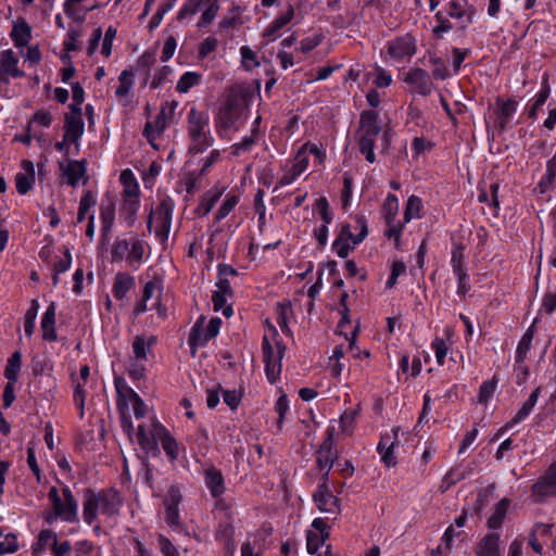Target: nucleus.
<instances>
[{
	"instance_id": "f257e3e1",
	"label": "nucleus",
	"mask_w": 556,
	"mask_h": 556,
	"mask_svg": "<svg viewBox=\"0 0 556 556\" xmlns=\"http://www.w3.org/2000/svg\"><path fill=\"white\" fill-rule=\"evenodd\" d=\"M123 504L122 497L115 489L102 490L94 492L86 489L83 503V517L87 525H92L97 519L98 511L112 517L119 514Z\"/></svg>"
},
{
	"instance_id": "f03ea898",
	"label": "nucleus",
	"mask_w": 556,
	"mask_h": 556,
	"mask_svg": "<svg viewBox=\"0 0 556 556\" xmlns=\"http://www.w3.org/2000/svg\"><path fill=\"white\" fill-rule=\"evenodd\" d=\"M187 129L190 138L189 153L199 154L207 150L214 143L210 130V117L204 111L191 108L187 116Z\"/></svg>"
},
{
	"instance_id": "7ed1b4c3",
	"label": "nucleus",
	"mask_w": 556,
	"mask_h": 556,
	"mask_svg": "<svg viewBox=\"0 0 556 556\" xmlns=\"http://www.w3.org/2000/svg\"><path fill=\"white\" fill-rule=\"evenodd\" d=\"M204 316H200L189 333L188 344L193 357L197 354L198 348L204 346L211 339L218 334L219 328L222 326V319L219 317H212L206 329H204Z\"/></svg>"
},
{
	"instance_id": "20e7f679",
	"label": "nucleus",
	"mask_w": 556,
	"mask_h": 556,
	"mask_svg": "<svg viewBox=\"0 0 556 556\" xmlns=\"http://www.w3.org/2000/svg\"><path fill=\"white\" fill-rule=\"evenodd\" d=\"M381 131L379 115L376 111L368 110L361 114L359 118V151L366 149H374L377 136Z\"/></svg>"
},
{
	"instance_id": "39448f33",
	"label": "nucleus",
	"mask_w": 556,
	"mask_h": 556,
	"mask_svg": "<svg viewBox=\"0 0 556 556\" xmlns=\"http://www.w3.org/2000/svg\"><path fill=\"white\" fill-rule=\"evenodd\" d=\"M241 104L237 98H229L225 105L220 108L216 116V130L223 136L224 132L236 128L237 122L241 116Z\"/></svg>"
},
{
	"instance_id": "423d86ee",
	"label": "nucleus",
	"mask_w": 556,
	"mask_h": 556,
	"mask_svg": "<svg viewBox=\"0 0 556 556\" xmlns=\"http://www.w3.org/2000/svg\"><path fill=\"white\" fill-rule=\"evenodd\" d=\"M388 54L394 61L409 60L416 53V41L413 36L406 34L387 42Z\"/></svg>"
},
{
	"instance_id": "0eeeda50",
	"label": "nucleus",
	"mask_w": 556,
	"mask_h": 556,
	"mask_svg": "<svg viewBox=\"0 0 556 556\" xmlns=\"http://www.w3.org/2000/svg\"><path fill=\"white\" fill-rule=\"evenodd\" d=\"M18 58L12 49L0 52V83L10 84V77H23L25 73L17 67Z\"/></svg>"
},
{
	"instance_id": "6e6552de",
	"label": "nucleus",
	"mask_w": 556,
	"mask_h": 556,
	"mask_svg": "<svg viewBox=\"0 0 556 556\" xmlns=\"http://www.w3.org/2000/svg\"><path fill=\"white\" fill-rule=\"evenodd\" d=\"M153 435L156 438V445L160 442L168 459L175 462L179 456L178 443L168 430L156 420H153Z\"/></svg>"
},
{
	"instance_id": "1a4fd4ad",
	"label": "nucleus",
	"mask_w": 556,
	"mask_h": 556,
	"mask_svg": "<svg viewBox=\"0 0 556 556\" xmlns=\"http://www.w3.org/2000/svg\"><path fill=\"white\" fill-rule=\"evenodd\" d=\"M403 80L414 87V91L420 96H429L433 89V84L429 74L420 68L415 67L407 72Z\"/></svg>"
},
{
	"instance_id": "9d476101",
	"label": "nucleus",
	"mask_w": 556,
	"mask_h": 556,
	"mask_svg": "<svg viewBox=\"0 0 556 556\" xmlns=\"http://www.w3.org/2000/svg\"><path fill=\"white\" fill-rule=\"evenodd\" d=\"M313 500L321 511L337 515L340 511L339 498L329 490V486L317 485Z\"/></svg>"
},
{
	"instance_id": "9b49d317",
	"label": "nucleus",
	"mask_w": 556,
	"mask_h": 556,
	"mask_svg": "<svg viewBox=\"0 0 556 556\" xmlns=\"http://www.w3.org/2000/svg\"><path fill=\"white\" fill-rule=\"evenodd\" d=\"M532 492L540 497L556 495V460L549 465L545 473L532 485Z\"/></svg>"
},
{
	"instance_id": "f8f14e48",
	"label": "nucleus",
	"mask_w": 556,
	"mask_h": 556,
	"mask_svg": "<svg viewBox=\"0 0 556 556\" xmlns=\"http://www.w3.org/2000/svg\"><path fill=\"white\" fill-rule=\"evenodd\" d=\"M308 166V155L306 146H302L296 152L292 167L280 178L279 186H288L292 184Z\"/></svg>"
},
{
	"instance_id": "ddd939ff",
	"label": "nucleus",
	"mask_w": 556,
	"mask_h": 556,
	"mask_svg": "<svg viewBox=\"0 0 556 556\" xmlns=\"http://www.w3.org/2000/svg\"><path fill=\"white\" fill-rule=\"evenodd\" d=\"M63 500L59 507H55V516L64 521L74 522L77 520V502L67 485L62 489Z\"/></svg>"
},
{
	"instance_id": "4468645a",
	"label": "nucleus",
	"mask_w": 556,
	"mask_h": 556,
	"mask_svg": "<svg viewBox=\"0 0 556 556\" xmlns=\"http://www.w3.org/2000/svg\"><path fill=\"white\" fill-rule=\"evenodd\" d=\"M392 432H393V440L389 433H386V434L381 435L380 441L377 446L378 453L381 455V460L386 464L387 467H393L396 465V459L393 454V448H394L395 442L397 441L399 428H394L392 430Z\"/></svg>"
},
{
	"instance_id": "2eb2a0df",
	"label": "nucleus",
	"mask_w": 556,
	"mask_h": 556,
	"mask_svg": "<svg viewBox=\"0 0 556 556\" xmlns=\"http://www.w3.org/2000/svg\"><path fill=\"white\" fill-rule=\"evenodd\" d=\"M542 388L538 387L533 390V392L529 395L528 400L522 404L521 408L517 412L515 417L507 422L498 432L495 434V438H498L504 431L511 428L514 425L519 424L523 419H526L532 412L535 406L539 395L541 393Z\"/></svg>"
},
{
	"instance_id": "dca6fc26",
	"label": "nucleus",
	"mask_w": 556,
	"mask_h": 556,
	"mask_svg": "<svg viewBox=\"0 0 556 556\" xmlns=\"http://www.w3.org/2000/svg\"><path fill=\"white\" fill-rule=\"evenodd\" d=\"M332 433L329 432L317 451L316 466L319 471H330L334 463Z\"/></svg>"
},
{
	"instance_id": "f3484780",
	"label": "nucleus",
	"mask_w": 556,
	"mask_h": 556,
	"mask_svg": "<svg viewBox=\"0 0 556 556\" xmlns=\"http://www.w3.org/2000/svg\"><path fill=\"white\" fill-rule=\"evenodd\" d=\"M60 168L63 170V176L66 177L67 185L76 187L79 179L86 175V161L85 160H70L66 165L63 162L59 163Z\"/></svg>"
},
{
	"instance_id": "a211bd4d",
	"label": "nucleus",
	"mask_w": 556,
	"mask_h": 556,
	"mask_svg": "<svg viewBox=\"0 0 556 556\" xmlns=\"http://www.w3.org/2000/svg\"><path fill=\"white\" fill-rule=\"evenodd\" d=\"M55 313L56 305L51 302L42 315L40 328L42 331V339L48 342H54L58 340L55 331Z\"/></svg>"
},
{
	"instance_id": "6ab92c4d",
	"label": "nucleus",
	"mask_w": 556,
	"mask_h": 556,
	"mask_svg": "<svg viewBox=\"0 0 556 556\" xmlns=\"http://www.w3.org/2000/svg\"><path fill=\"white\" fill-rule=\"evenodd\" d=\"M24 173H17L15 176L16 190L20 194H26L35 184V168L33 162L24 160L22 162Z\"/></svg>"
},
{
	"instance_id": "aec40b11",
	"label": "nucleus",
	"mask_w": 556,
	"mask_h": 556,
	"mask_svg": "<svg viewBox=\"0 0 556 556\" xmlns=\"http://www.w3.org/2000/svg\"><path fill=\"white\" fill-rule=\"evenodd\" d=\"M137 442L146 454L151 456L160 454V448L156 446V438L153 435V422L149 430H147L144 425L138 426Z\"/></svg>"
},
{
	"instance_id": "412c9836",
	"label": "nucleus",
	"mask_w": 556,
	"mask_h": 556,
	"mask_svg": "<svg viewBox=\"0 0 556 556\" xmlns=\"http://www.w3.org/2000/svg\"><path fill=\"white\" fill-rule=\"evenodd\" d=\"M64 128V140H68L70 143L78 146V140L84 134V122L81 116H65Z\"/></svg>"
},
{
	"instance_id": "4be33fe9",
	"label": "nucleus",
	"mask_w": 556,
	"mask_h": 556,
	"mask_svg": "<svg viewBox=\"0 0 556 556\" xmlns=\"http://www.w3.org/2000/svg\"><path fill=\"white\" fill-rule=\"evenodd\" d=\"M478 556H501L500 534L496 532L486 533L478 544Z\"/></svg>"
},
{
	"instance_id": "5701e85b",
	"label": "nucleus",
	"mask_w": 556,
	"mask_h": 556,
	"mask_svg": "<svg viewBox=\"0 0 556 556\" xmlns=\"http://www.w3.org/2000/svg\"><path fill=\"white\" fill-rule=\"evenodd\" d=\"M225 188L214 187L207 190L201 198L199 205L195 207L198 216H206L224 193Z\"/></svg>"
},
{
	"instance_id": "b1692460",
	"label": "nucleus",
	"mask_w": 556,
	"mask_h": 556,
	"mask_svg": "<svg viewBox=\"0 0 556 556\" xmlns=\"http://www.w3.org/2000/svg\"><path fill=\"white\" fill-rule=\"evenodd\" d=\"M205 484L210 489L213 497H218L225 491L224 477L222 471L215 467H210L204 471Z\"/></svg>"
},
{
	"instance_id": "393cba45",
	"label": "nucleus",
	"mask_w": 556,
	"mask_h": 556,
	"mask_svg": "<svg viewBox=\"0 0 556 556\" xmlns=\"http://www.w3.org/2000/svg\"><path fill=\"white\" fill-rule=\"evenodd\" d=\"M294 17V8L288 4L287 11L273 20L263 31L264 37H275Z\"/></svg>"
},
{
	"instance_id": "a878e982",
	"label": "nucleus",
	"mask_w": 556,
	"mask_h": 556,
	"mask_svg": "<svg viewBox=\"0 0 556 556\" xmlns=\"http://www.w3.org/2000/svg\"><path fill=\"white\" fill-rule=\"evenodd\" d=\"M100 219L102 223V236H106L111 231L115 219V203L112 198L102 200Z\"/></svg>"
},
{
	"instance_id": "bb28decb",
	"label": "nucleus",
	"mask_w": 556,
	"mask_h": 556,
	"mask_svg": "<svg viewBox=\"0 0 556 556\" xmlns=\"http://www.w3.org/2000/svg\"><path fill=\"white\" fill-rule=\"evenodd\" d=\"M135 287V278L126 273H117L114 278L112 293L116 300H123Z\"/></svg>"
},
{
	"instance_id": "cd10ccee",
	"label": "nucleus",
	"mask_w": 556,
	"mask_h": 556,
	"mask_svg": "<svg viewBox=\"0 0 556 556\" xmlns=\"http://www.w3.org/2000/svg\"><path fill=\"white\" fill-rule=\"evenodd\" d=\"M11 38L15 47H25L31 39V28L24 20H20L13 25Z\"/></svg>"
},
{
	"instance_id": "c85d7f7f",
	"label": "nucleus",
	"mask_w": 556,
	"mask_h": 556,
	"mask_svg": "<svg viewBox=\"0 0 556 556\" xmlns=\"http://www.w3.org/2000/svg\"><path fill=\"white\" fill-rule=\"evenodd\" d=\"M509 504L510 503L508 498H503L495 505L493 514L488 519V527L491 530H497L502 527Z\"/></svg>"
},
{
	"instance_id": "c756f323",
	"label": "nucleus",
	"mask_w": 556,
	"mask_h": 556,
	"mask_svg": "<svg viewBox=\"0 0 556 556\" xmlns=\"http://www.w3.org/2000/svg\"><path fill=\"white\" fill-rule=\"evenodd\" d=\"M56 533L51 529H43L40 531L37 538V542L33 545V554L36 556L45 553L48 546H52L56 541Z\"/></svg>"
},
{
	"instance_id": "7c9ffc66",
	"label": "nucleus",
	"mask_w": 556,
	"mask_h": 556,
	"mask_svg": "<svg viewBox=\"0 0 556 556\" xmlns=\"http://www.w3.org/2000/svg\"><path fill=\"white\" fill-rule=\"evenodd\" d=\"M517 101L509 99L508 101L500 102V112L497 125L501 129L505 130L508 123L517 110Z\"/></svg>"
},
{
	"instance_id": "2f4dec72",
	"label": "nucleus",
	"mask_w": 556,
	"mask_h": 556,
	"mask_svg": "<svg viewBox=\"0 0 556 556\" xmlns=\"http://www.w3.org/2000/svg\"><path fill=\"white\" fill-rule=\"evenodd\" d=\"M22 366V353L20 351H15L9 357L5 369L4 377L10 382H16L18 380V372Z\"/></svg>"
},
{
	"instance_id": "473e14b6",
	"label": "nucleus",
	"mask_w": 556,
	"mask_h": 556,
	"mask_svg": "<svg viewBox=\"0 0 556 556\" xmlns=\"http://www.w3.org/2000/svg\"><path fill=\"white\" fill-rule=\"evenodd\" d=\"M203 2L204 0H186L177 13V21L181 23L190 20L193 15L203 9Z\"/></svg>"
},
{
	"instance_id": "72a5a7b5",
	"label": "nucleus",
	"mask_w": 556,
	"mask_h": 556,
	"mask_svg": "<svg viewBox=\"0 0 556 556\" xmlns=\"http://www.w3.org/2000/svg\"><path fill=\"white\" fill-rule=\"evenodd\" d=\"M203 8L198 27H206L214 21L219 10L218 0H204Z\"/></svg>"
},
{
	"instance_id": "f704fd0d",
	"label": "nucleus",
	"mask_w": 556,
	"mask_h": 556,
	"mask_svg": "<svg viewBox=\"0 0 556 556\" xmlns=\"http://www.w3.org/2000/svg\"><path fill=\"white\" fill-rule=\"evenodd\" d=\"M549 94H551V87L548 84V79L546 77L542 81V88H541L540 92L536 94L534 103L529 109V112H528L529 118H532V119L536 118L538 110L544 105V103L548 99Z\"/></svg>"
},
{
	"instance_id": "c9c22d12",
	"label": "nucleus",
	"mask_w": 556,
	"mask_h": 556,
	"mask_svg": "<svg viewBox=\"0 0 556 556\" xmlns=\"http://www.w3.org/2000/svg\"><path fill=\"white\" fill-rule=\"evenodd\" d=\"M399 212V200L393 193H389L382 205V214L387 225H391Z\"/></svg>"
},
{
	"instance_id": "e433bc0d",
	"label": "nucleus",
	"mask_w": 556,
	"mask_h": 556,
	"mask_svg": "<svg viewBox=\"0 0 556 556\" xmlns=\"http://www.w3.org/2000/svg\"><path fill=\"white\" fill-rule=\"evenodd\" d=\"M139 205V199H125L122 203L121 216L125 218L129 226L135 224Z\"/></svg>"
},
{
	"instance_id": "4c0bfd02",
	"label": "nucleus",
	"mask_w": 556,
	"mask_h": 556,
	"mask_svg": "<svg viewBox=\"0 0 556 556\" xmlns=\"http://www.w3.org/2000/svg\"><path fill=\"white\" fill-rule=\"evenodd\" d=\"M201 80V75L197 72H186L181 75L176 85L179 93L188 92L192 87L197 86Z\"/></svg>"
},
{
	"instance_id": "58836bf2",
	"label": "nucleus",
	"mask_w": 556,
	"mask_h": 556,
	"mask_svg": "<svg viewBox=\"0 0 556 556\" xmlns=\"http://www.w3.org/2000/svg\"><path fill=\"white\" fill-rule=\"evenodd\" d=\"M156 342L155 337H151L149 341H146L144 337L137 336L132 342V350L136 359H144L147 356V352L151 348L152 344Z\"/></svg>"
},
{
	"instance_id": "ea45409f",
	"label": "nucleus",
	"mask_w": 556,
	"mask_h": 556,
	"mask_svg": "<svg viewBox=\"0 0 556 556\" xmlns=\"http://www.w3.org/2000/svg\"><path fill=\"white\" fill-rule=\"evenodd\" d=\"M475 10L466 11L464 7L456 0H452L446 4V14L452 18L460 20L467 15L468 23L472 22Z\"/></svg>"
},
{
	"instance_id": "a19ab883",
	"label": "nucleus",
	"mask_w": 556,
	"mask_h": 556,
	"mask_svg": "<svg viewBox=\"0 0 556 556\" xmlns=\"http://www.w3.org/2000/svg\"><path fill=\"white\" fill-rule=\"evenodd\" d=\"M132 77H134V73L131 70H124L121 73V75L118 77L119 85L117 86V88L115 90V94L118 98H123L128 94L129 90L131 89V87L134 85Z\"/></svg>"
},
{
	"instance_id": "79ce46f5",
	"label": "nucleus",
	"mask_w": 556,
	"mask_h": 556,
	"mask_svg": "<svg viewBox=\"0 0 556 556\" xmlns=\"http://www.w3.org/2000/svg\"><path fill=\"white\" fill-rule=\"evenodd\" d=\"M174 211V202L170 198H165L160 203L157 214H159V223L172 225V217Z\"/></svg>"
},
{
	"instance_id": "37998d69",
	"label": "nucleus",
	"mask_w": 556,
	"mask_h": 556,
	"mask_svg": "<svg viewBox=\"0 0 556 556\" xmlns=\"http://www.w3.org/2000/svg\"><path fill=\"white\" fill-rule=\"evenodd\" d=\"M497 386V379L494 376L491 380L484 381L479 388L478 401L481 404H486L493 396Z\"/></svg>"
},
{
	"instance_id": "c03bdc74",
	"label": "nucleus",
	"mask_w": 556,
	"mask_h": 556,
	"mask_svg": "<svg viewBox=\"0 0 556 556\" xmlns=\"http://www.w3.org/2000/svg\"><path fill=\"white\" fill-rule=\"evenodd\" d=\"M97 201L91 191H86L80 198L77 213V222L81 223L86 218L87 212L96 205Z\"/></svg>"
},
{
	"instance_id": "a18cd8bd",
	"label": "nucleus",
	"mask_w": 556,
	"mask_h": 556,
	"mask_svg": "<svg viewBox=\"0 0 556 556\" xmlns=\"http://www.w3.org/2000/svg\"><path fill=\"white\" fill-rule=\"evenodd\" d=\"M281 361L282 358H279L276 356L275 361H265V374L267 377V380L274 384L279 379L280 372H281Z\"/></svg>"
},
{
	"instance_id": "49530a36",
	"label": "nucleus",
	"mask_w": 556,
	"mask_h": 556,
	"mask_svg": "<svg viewBox=\"0 0 556 556\" xmlns=\"http://www.w3.org/2000/svg\"><path fill=\"white\" fill-rule=\"evenodd\" d=\"M420 208L421 200L416 195H410L404 211V223L410 222L413 217H419Z\"/></svg>"
},
{
	"instance_id": "de8ad7c7",
	"label": "nucleus",
	"mask_w": 556,
	"mask_h": 556,
	"mask_svg": "<svg viewBox=\"0 0 556 556\" xmlns=\"http://www.w3.org/2000/svg\"><path fill=\"white\" fill-rule=\"evenodd\" d=\"M226 295L227 294H225L223 292L214 291L213 295H212V302H213L214 311L218 312V311L223 309V315L228 318V317L232 316L233 311L230 305L225 306Z\"/></svg>"
},
{
	"instance_id": "09e8293b",
	"label": "nucleus",
	"mask_w": 556,
	"mask_h": 556,
	"mask_svg": "<svg viewBox=\"0 0 556 556\" xmlns=\"http://www.w3.org/2000/svg\"><path fill=\"white\" fill-rule=\"evenodd\" d=\"M241 62L242 66L251 71L254 67L260 66V63L256 61V53L248 46H242L240 48Z\"/></svg>"
},
{
	"instance_id": "8fccbe9b",
	"label": "nucleus",
	"mask_w": 556,
	"mask_h": 556,
	"mask_svg": "<svg viewBox=\"0 0 556 556\" xmlns=\"http://www.w3.org/2000/svg\"><path fill=\"white\" fill-rule=\"evenodd\" d=\"M129 400L132 402V409L136 418H142L147 412V405L143 400L131 389L127 388Z\"/></svg>"
},
{
	"instance_id": "3c124183",
	"label": "nucleus",
	"mask_w": 556,
	"mask_h": 556,
	"mask_svg": "<svg viewBox=\"0 0 556 556\" xmlns=\"http://www.w3.org/2000/svg\"><path fill=\"white\" fill-rule=\"evenodd\" d=\"M434 18L438 22V25L433 28L432 31L437 37H441L444 33H447L453 28L452 23L442 11H438L434 14Z\"/></svg>"
},
{
	"instance_id": "603ef678",
	"label": "nucleus",
	"mask_w": 556,
	"mask_h": 556,
	"mask_svg": "<svg viewBox=\"0 0 556 556\" xmlns=\"http://www.w3.org/2000/svg\"><path fill=\"white\" fill-rule=\"evenodd\" d=\"M85 400H86V390L84 389V383L76 382L74 388V404L79 410V418H84L85 416Z\"/></svg>"
},
{
	"instance_id": "864d4df0",
	"label": "nucleus",
	"mask_w": 556,
	"mask_h": 556,
	"mask_svg": "<svg viewBox=\"0 0 556 556\" xmlns=\"http://www.w3.org/2000/svg\"><path fill=\"white\" fill-rule=\"evenodd\" d=\"M233 533H235V528L230 523H226L224 526V528L220 529L216 534L217 540L223 541L225 544V547L228 551H232L235 548V543L232 540Z\"/></svg>"
},
{
	"instance_id": "5fc2aeb1",
	"label": "nucleus",
	"mask_w": 556,
	"mask_h": 556,
	"mask_svg": "<svg viewBox=\"0 0 556 556\" xmlns=\"http://www.w3.org/2000/svg\"><path fill=\"white\" fill-rule=\"evenodd\" d=\"M128 253H129V242L125 239L116 240L112 248V251H111L112 261L113 262L122 261V260H124L126 254L128 255Z\"/></svg>"
},
{
	"instance_id": "6e6d98bb",
	"label": "nucleus",
	"mask_w": 556,
	"mask_h": 556,
	"mask_svg": "<svg viewBox=\"0 0 556 556\" xmlns=\"http://www.w3.org/2000/svg\"><path fill=\"white\" fill-rule=\"evenodd\" d=\"M18 549L17 538L13 533L4 535V541H0V556L13 554Z\"/></svg>"
},
{
	"instance_id": "4d7b16f0",
	"label": "nucleus",
	"mask_w": 556,
	"mask_h": 556,
	"mask_svg": "<svg viewBox=\"0 0 556 556\" xmlns=\"http://www.w3.org/2000/svg\"><path fill=\"white\" fill-rule=\"evenodd\" d=\"M238 198L236 195H228L220 207L217 210L215 214V219L220 222L224 219L237 205Z\"/></svg>"
},
{
	"instance_id": "13d9d810",
	"label": "nucleus",
	"mask_w": 556,
	"mask_h": 556,
	"mask_svg": "<svg viewBox=\"0 0 556 556\" xmlns=\"http://www.w3.org/2000/svg\"><path fill=\"white\" fill-rule=\"evenodd\" d=\"M325 541H326L325 536H320V535H318L317 533H315L313 531H308L307 534H306V548H307V553L311 554V555H315L318 552L319 546L321 544H324Z\"/></svg>"
},
{
	"instance_id": "bf43d9fd",
	"label": "nucleus",
	"mask_w": 556,
	"mask_h": 556,
	"mask_svg": "<svg viewBox=\"0 0 556 556\" xmlns=\"http://www.w3.org/2000/svg\"><path fill=\"white\" fill-rule=\"evenodd\" d=\"M465 479L464 472H458L455 469H451L445 473V476L442 479L441 483V491L445 492L447 491L452 485L456 484L458 481Z\"/></svg>"
},
{
	"instance_id": "052dcab7",
	"label": "nucleus",
	"mask_w": 556,
	"mask_h": 556,
	"mask_svg": "<svg viewBox=\"0 0 556 556\" xmlns=\"http://www.w3.org/2000/svg\"><path fill=\"white\" fill-rule=\"evenodd\" d=\"M478 200L479 202L481 203H484V202H489L491 201V205L494 206V207H498L500 206V201H498V185L497 184H492L490 186V193H488L486 191H481L478 195Z\"/></svg>"
},
{
	"instance_id": "680f3d73",
	"label": "nucleus",
	"mask_w": 556,
	"mask_h": 556,
	"mask_svg": "<svg viewBox=\"0 0 556 556\" xmlns=\"http://www.w3.org/2000/svg\"><path fill=\"white\" fill-rule=\"evenodd\" d=\"M352 189H353V178L349 173L343 174V189L341 192V200L343 208H346L350 205V201L352 198Z\"/></svg>"
},
{
	"instance_id": "e2e57ef3",
	"label": "nucleus",
	"mask_w": 556,
	"mask_h": 556,
	"mask_svg": "<svg viewBox=\"0 0 556 556\" xmlns=\"http://www.w3.org/2000/svg\"><path fill=\"white\" fill-rule=\"evenodd\" d=\"M406 270V266L404 264V262L402 261H394L393 264H392V267H391V274L387 280V288H393L396 282H397V278L399 276L403 275Z\"/></svg>"
},
{
	"instance_id": "0e129e2a",
	"label": "nucleus",
	"mask_w": 556,
	"mask_h": 556,
	"mask_svg": "<svg viewBox=\"0 0 556 556\" xmlns=\"http://www.w3.org/2000/svg\"><path fill=\"white\" fill-rule=\"evenodd\" d=\"M72 264V254L67 247H63V257L53 264L52 270L56 274H63L70 269Z\"/></svg>"
},
{
	"instance_id": "69168bd1",
	"label": "nucleus",
	"mask_w": 556,
	"mask_h": 556,
	"mask_svg": "<svg viewBox=\"0 0 556 556\" xmlns=\"http://www.w3.org/2000/svg\"><path fill=\"white\" fill-rule=\"evenodd\" d=\"M81 29L71 27L67 34V39L64 41L65 51H76L79 47L76 45V41L81 37Z\"/></svg>"
},
{
	"instance_id": "338daca9",
	"label": "nucleus",
	"mask_w": 556,
	"mask_h": 556,
	"mask_svg": "<svg viewBox=\"0 0 556 556\" xmlns=\"http://www.w3.org/2000/svg\"><path fill=\"white\" fill-rule=\"evenodd\" d=\"M217 45H218V41L216 38L214 37H207L205 38L201 43H200V47H199V58L200 59H205L208 54H211L213 51L216 50L217 48Z\"/></svg>"
},
{
	"instance_id": "774afa93",
	"label": "nucleus",
	"mask_w": 556,
	"mask_h": 556,
	"mask_svg": "<svg viewBox=\"0 0 556 556\" xmlns=\"http://www.w3.org/2000/svg\"><path fill=\"white\" fill-rule=\"evenodd\" d=\"M159 547L164 556H179L174 544L163 534L157 536Z\"/></svg>"
}]
</instances>
